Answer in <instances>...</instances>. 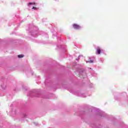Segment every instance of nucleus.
Wrapping results in <instances>:
<instances>
[{"label":"nucleus","instance_id":"f257e3e1","mask_svg":"<svg viewBox=\"0 0 128 128\" xmlns=\"http://www.w3.org/2000/svg\"><path fill=\"white\" fill-rule=\"evenodd\" d=\"M72 26L75 30H78V28H80V26L76 24H74Z\"/></svg>","mask_w":128,"mask_h":128},{"label":"nucleus","instance_id":"f03ea898","mask_svg":"<svg viewBox=\"0 0 128 128\" xmlns=\"http://www.w3.org/2000/svg\"><path fill=\"white\" fill-rule=\"evenodd\" d=\"M96 52L98 54H100L101 50H100V47L97 48Z\"/></svg>","mask_w":128,"mask_h":128},{"label":"nucleus","instance_id":"7ed1b4c3","mask_svg":"<svg viewBox=\"0 0 128 128\" xmlns=\"http://www.w3.org/2000/svg\"><path fill=\"white\" fill-rule=\"evenodd\" d=\"M18 58H24V55H22V54H19V55H18Z\"/></svg>","mask_w":128,"mask_h":128},{"label":"nucleus","instance_id":"20e7f679","mask_svg":"<svg viewBox=\"0 0 128 128\" xmlns=\"http://www.w3.org/2000/svg\"><path fill=\"white\" fill-rule=\"evenodd\" d=\"M88 62H90V64H92V62H94V61L92 60H90L89 61H88Z\"/></svg>","mask_w":128,"mask_h":128},{"label":"nucleus","instance_id":"39448f33","mask_svg":"<svg viewBox=\"0 0 128 128\" xmlns=\"http://www.w3.org/2000/svg\"><path fill=\"white\" fill-rule=\"evenodd\" d=\"M32 10H36V8L35 6H33Z\"/></svg>","mask_w":128,"mask_h":128},{"label":"nucleus","instance_id":"423d86ee","mask_svg":"<svg viewBox=\"0 0 128 128\" xmlns=\"http://www.w3.org/2000/svg\"><path fill=\"white\" fill-rule=\"evenodd\" d=\"M28 4H32V2H29Z\"/></svg>","mask_w":128,"mask_h":128}]
</instances>
